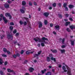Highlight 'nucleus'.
<instances>
[{
    "label": "nucleus",
    "mask_w": 75,
    "mask_h": 75,
    "mask_svg": "<svg viewBox=\"0 0 75 75\" xmlns=\"http://www.w3.org/2000/svg\"><path fill=\"white\" fill-rule=\"evenodd\" d=\"M63 65H65L66 66L68 71H67V74H68V75H72V74H71V69H70V68H69V67H68V66L66 64H65V63H63L62 64Z\"/></svg>",
    "instance_id": "f257e3e1"
},
{
    "label": "nucleus",
    "mask_w": 75,
    "mask_h": 75,
    "mask_svg": "<svg viewBox=\"0 0 75 75\" xmlns=\"http://www.w3.org/2000/svg\"><path fill=\"white\" fill-rule=\"evenodd\" d=\"M34 40L35 41H38L39 42H42L41 39H40L38 37L34 38Z\"/></svg>",
    "instance_id": "f03ea898"
},
{
    "label": "nucleus",
    "mask_w": 75,
    "mask_h": 75,
    "mask_svg": "<svg viewBox=\"0 0 75 75\" xmlns=\"http://www.w3.org/2000/svg\"><path fill=\"white\" fill-rule=\"evenodd\" d=\"M0 17L1 18H2V17H3V20L4 21L5 23H7V19H6V18H5L3 16V15L2 14H1V15H0Z\"/></svg>",
    "instance_id": "7ed1b4c3"
},
{
    "label": "nucleus",
    "mask_w": 75,
    "mask_h": 75,
    "mask_svg": "<svg viewBox=\"0 0 75 75\" xmlns=\"http://www.w3.org/2000/svg\"><path fill=\"white\" fill-rule=\"evenodd\" d=\"M7 37L8 40H13V35L8 34L7 35Z\"/></svg>",
    "instance_id": "20e7f679"
},
{
    "label": "nucleus",
    "mask_w": 75,
    "mask_h": 75,
    "mask_svg": "<svg viewBox=\"0 0 75 75\" xmlns=\"http://www.w3.org/2000/svg\"><path fill=\"white\" fill-rule=\"evenodd\" d=\"M25 7L23 6L22 8L21 9L20 11L22 13H25Z\"/></svg>",
    "instance_id": "39448f33"
},
{
    "label": "nucleus",
    "mask_w": 75,
    "mask_h": 75,
    "mask_svg": "<svg viewBox=\"0 0 75 75\" xmlns=\"http://www.w3.org/2000/svg\"><path fill=\"white\" fill-rule=\"evenodd\" d=\"M5 16L6 17H9L10 19H11V16L10 15V14L8 13H6L5 14Z\"/></svg>",
    "instance_id": "423d86ee"
},
{
    "label": "nucleus",
    "mask_w": 75,
    "mask_h": 75,
    "mask_svg": "<svg viewBox=\"0 0 75 75\" xmlns=\"http://www.w3.org/2000/svg\"><path fill=\"white\" fill-rule=\"evenodd\" d=\"M41 51H39L38 52V54H36L35 55V57H38V56H39V55H40V54H41Z\"/></svg>",
    "instance_id": "0eeeda50"
},
{
    "label": "nucleus",
    "mask_w": 75,
    "mask_h": 75,
    "mask_svg": "<svg viewBox=\"0 0 75 75\" xmlns=\"http://www.w3.org/2000/svg\"><path fill=\"white\" fill-rule=\"evenodd\" d=\"M54 28L56 30H59V26L57 25L54 27Z\"/></svg>",
    "instance_id": "6e6552de"
},
{
    "label": "nucleus",
    "mask_w": 75,
    "mask_h": 75,
    "mask_svg": "<svg viewBox=\"0 0 75 75\" xmlns=\"http://www.w3.org/2000/svg\"><path fill=\"white\" fill-rule=\"evenodd\" d=\"M4 6L5 8H8L10 7V6H9V4H6L4 5Z\"/></svg>",
    "instance_id": "1a4fd4ad"
},
{
    "label": "nucleus",
    "mask_w": 75,
    "mask_h": 75,
    "mask_svg": "<svg viewBox=\"0 0 75 75\" xmlns=\"http://www.w3.org/2000/svg\"><path fill=\"white\" fill-rule=\"evenodd\" d=\"M38 24H39V28H41L42 26V23L41 21L39 22Z\"/></svg>",
    "instance_id": "9d476101"
},
{
    "label": "nucleus",
    "mask_w": 75,
    "mask_h": 75,
    "mask_svg": "<svg viewBox=\"0 0 75 75\" xmlns=\"http://www.w3.org/2000/svg\"><path fill=\"white\" fill-rule=\"evenodd\" d=\"M51 59L52 61H54L55 63H57V61H56V59L55 58L52 57L51 58Z\"/></svg>",
    "instance_id": "9b49d317"
},
{
    "label": "nucleus",
    "mask_w": 75,
    "mask_h": 75,
    "mask_svg": "<svg viewBox=\"0 0 75 75\" xmlns=\"http://www.w3.org/2000/svg\"><path fill=\"white\" fill-rule=\"evenodd\" d=\"M34 69L32 67H30L29 68V70L30 72H33V71H34Z\"/></svg>",
    "instance_id": "f8f14e48"
},
{
    "label": "nucleus",
    "mask_w": 75,
    "mask_h": 75,
    "mask_svg": "<svg viewBox=\"0 0 75 75\" xmlns=\"http://www.w3.org/2000/svg\"><path fill=\"white\" fill-rule=\"evenodd\" d=\"M62 69L64 70V72H67V70H66V67H65V66H63L62 67Z\"/></svg>",
    "instance_id": "ddd939ff"
},
{
    "label": "nucleus",
    "mask_w": 75,
    "mask_h": 75,
    "mask_svg": "<svg viewBox=\"0 0 75 75\" xmlns=\"http://www.w3.org/2000/svg\"><path fill=\"white\" fill-rule=\"evenodd\" d=\"M60 52L62 54H64L65 52V50H60Z\"/></svg>",
    "instance_id": "4468645a"
},
{
    "label": "nucleus",
    "mask_w": 75,
    "mask_h": 75,
    "mask_svg": "<svg viewBox=\"0 0 75 75\" xmlns=\"http://www.w3.org/2000/svg\"><path fill=\"white\" fill-rule=\"evenodd\" d=\"M33 52H31L30 50H29V51H27L26 52V54H30V53L32 54V53H33Z\"/></svg>",
    "instance_id": "2eb2a0df"
},
{
    "label": "nucleus",
    "mask_w": 75,
    "mask_h": 75,
    "mask_svg": "<svg viewBox=\"0 0 75 75\" xmlns=\"http://www.w3.org/2000/svg\"><path fill=\"white\" fill-rule=\"evenodd\" d=\"M70 28L71 30H72L73 29H75V27L74 25H72L70 26Z\"/></svg>",
    "instance_id": "dca6fc26"
},
{
    "label": "nucleus",
    "mask_w": 75,
    "mask_h": 75,
    "mask_svg": "<svg viewBox=\"0 0 75 75\" xmlns=\"http://www.w3.org/2000/svg\"><path fill=\"white\" fill-rule=\"evenodd\" d=\"M7 71L8 72H13V73H14V71H13V70H11L10 69H7Z\"/></svg>",
    "instance_id": "f3484780"
},
{
    "label": "nucleus",
    "mask_w": 75,
    "mask_h": 75,
    "mask_svg": "<svg viewBox=\"0 0 75 75\" xmlns=\"http://www.w3.org/2000/svg\"><path fill=\"white\" fill-rule=\"evenodd\" d=\"M44 15L46 17H48V16L49 15V13L48 12H46L44 13Z\"/></svg>",
    "instance_id": "a211bd4d"
},
{
    "label": "nucleus",
    "mask_w": 75,
    "mask_h": 75,
    "mask_svg": "<svg viewBox=\"0 0 75 75\" xmlns=\"http://www.w3.org/2000/svg\"><path fill=\"white\" fill-rule=\"evenodd\" d=\"M4 62L3 60V59L1 58H0V64H2Z\"/></svg>",
    "instance_id": "6ab92c4d"
},
{
    "label": "nucleus",
    "mask_w": 75,
    "mask_h": 75,
    "mask_svg": "<svg viewBox=\"0 0 75 75\" xmlns=\"http://www.w3.org/2000/svg\"><path fill=\"white\" fill-rule=\"evenodd\" d=\"M25 4H26V2L24 1H23L22 2V5H23V6H25Z\"/></svg>",
    "instance_id": "aec40b11"
},
{
    "label": "nucleus",
    "mask_w": 75,
    "mask_h": 75,
    "mask_svg": "<svg viewBox=\"0 0 75 75\" xmlns=\"http://www.w3.org/2000/svg\"><path fill=\"white\" fill-rule=\"evenodd\" d=\"M70 23H71V22H66L65 23V25L66 26H67L68 25L70 24Z\"/></svg>",
    "instance_id": "412c9836"
},
{
    "label": "nucleus",
    "mask_w": 75,
    "mask_h": 75,
    "mask_svg": "<svg viewBox=\"0 0 75 75\" xmlns=\"http://www.w3.org/2000/svg\"><path fill=\"white\" fill-rule=\"evenodd\" d=\"M42 40H48V39L47 38H45V37H43L42 38Z\"/></svg>",
    "instance_id": "4be33fe9"
},
{
    "label": "nucleus",
    "mask_w": 75,
    "mask_h": 75,
    "mask_svg": "<svg viewBox=\"0 0 75 75\" xmlns=\"http://www.w3.org/2000/svg\"><path fill=\"white\" fill-rule=\"evenodd\" d=\"M23 19H24V20H25L27 22H28V18L26 17H24L23 18Z\"/></svg>",
    "instance_id": "5701e85b"
},
{
    "label": "nucleus",
    "mask_w": 75,
    "mask_h": 75,
    "mask_svg": "<svg viewBox=\"0 0 75 75\" xmlns=\"http://www.w3.org/2000/svg\"><path fill=\"white\" fill-rule=\"evenodd\" d=\"M51 51H52V52H57V50H51Z\"/></svg>",
    "instance_id": "b1692460"
},
{
    "label": "nucleus",
    "mask_w": 75,
    "mask_h": 75,
    "mask_svg": "<svg viewBox=\"0 0 75 75\" xmlns=\"http://www.w3.org/2000/svg\"><path fill=\"white\" fill-rule=\"evenodd\" d=\"M69 8H73L74 7V6L72 5H69Z\"/></svg>",
    "instance_id": "393cba45"
},
{
    "label": "nucleus",
    "mask_w": 75,
    "mask_h": 75,
    "mask_svg": "<svg viewBox=\"0 0 75 75\" xmlns=\"http://www.w3.org/2000/svg\"><path fill=\"white\" fill-rule=\"evenodd\" d=\"M23 24L24 25H26L27 24V23L26 21H24L23 23Z\"/></svg>",
    "instance_id": "a878e982"
},
{
    "label": "nucleus",
    "mask_w": 75,
    "mask_h": 75,
    "mask_svg": "<svg viewBox=\"0 0 75 75\" xmlns=\"http://www.w3.org/2000/svg\"><path fill=\"white\" fill-rule=\"evenodd\" d=\"M44 23H45V25H47V24L48 23V22H47V21L46 20H45L44 21Z\"/></svg>",
    "instance_id": "bb28decb"
},
{
    "label": "nucleus",
    "mask_w": 75,
    "mask_h": 75,
    "mask_svg": "<svg viewBox=\"0 0 75 75\" xmlns=\"http://www.w3.org/2000/svg\"><path fill=\"white\" fill-rule=\"evenodd\" d=\"M67 3H64L63 5V7H64V8L67 7Z\"/></svg>",
    "instance_id": "cd10ccee"
},
{
    "label": "nucleus",
    "mask_w": 75,
    "mask_h": 75,
    "mask_svg": "<svg viewBox=\"0 0 75 75\" xmlns=\"http://www.w3.org/2000/svg\"><path fill=\"white\" fill-rule=\"evenodd\" d=\"M46 71V69H45L44 70L42 71V74H44V72H45Z\"/></svg>",
    "instance_id": "c85d7f7f"
},
{
    "label": "nucleus",
    "mask_w": 75,
    "mask_h": 75,
    "mask_svg": "<svg viewBox=\"0 0 75 75\" xmlns=\"http://www.w3.org/2000/svg\"><path fill=\"white\" fill-rule=\"evenodd\" d=\"M47 61L48 62L50 61V58L49 57H47Z\"/></svg>",
    "instance_id": "c756f323"
},
{
    "label": "nucleus",
    "mask_w": 75,
    "mask_h": 75,
    "mask_svg": "<svg viewBox=\"0 0 75 75\" xmlns=\"http://www.w3.org/2000/svg\"><path fill=\"white\" fill-rule=\"evenodd\" d=\"M75 41V40L74 41H71V45H74V41Z\"/></svg>",
    "instance_id": "7c9ffc66"
},
{
    "label": "nucleus",
    "mask_w": 75,
    "mask_h": 75,
    "mask_svg": "<svg viewBox=\"0 0 75 75\" xmlns=\"http://www.w3.org/2000/svg\"><path fill=\"white\" fill-rule=\"evenodd\" d=\"M19 23L21 24V25H22V24H23V22L22 21H20L19 22Z\"/></svg>",
    "instance_id": "2f4dec72"
},
{
    "label": "nucleus",
    "mask_w": 75,
    "mask_h": 75,
    "mask_svg": "<svg viewBox=\"0 0 75 75\" xmlns=\"http://www.w3.org/2000/svg\"><path fill=\"white\" fill-rule=\"evenodd\" d=\"M3 50H4V52H7V49H6V48H4Z\"/></svg>",
    "instance_id": "473e14b6"
},
{
    "label": "nucleus",
    "mask_w": 75,
    "mask_h": 75,
    "mask_svg": "<svg viewBox=\"0 0 75 75\" xmlns=\"http://www.w3.org/2000/svg\"><path fill=\"white\" fill-rule=\"evenodd\" d=\"M2 56L3 57H7V55L5 54H2Z\"/></svg>",
    "instance_id": "72a5a7b5"
},
{
    "label": "nucleus",
    "mask_w": 75,
    "mask_h": 75,
    "mask_svg": "<svg viewBox=\"0 0 75 75\" xmlns=\"http://www.w3.org/2000/svg\"><path fill=\"white\" fill-rule=\"evenodd\" d=\"M13 33L16 34L17 33V30L16 29L13 32Z\"/></svg>",
    "instance_id": "f704fd0d"
},
{
    "label": "nucleus",
    "mask_w": 75,
    "mask_h": 75,
    "mask_svg": "<svg viewBox=\"0 0 75 75\" xmlns=\"http://www.w3.org/2000/svg\"><path fill=\"white\" fill-rule=\"evenodd\" d=\"M41 45L42 47H44L45 45L44 44V43L42 42L41 44Z\"/></svg>",
    "instance_id": "c9c22d12"
},
{
    "label": "nucleus",
    "mask_w": 75,
    "mask_h": 75,
    "mask_svg": "<svg viewBox=\"0 0 75 75\" xmlns=\"http://www.w3.org/2000/svg\"><path fill=\"white\" fill-rule=\"evenodd\" d=\"M65 41V38H64L62 40V43H63V44H64V42Z\"/></svg>",
    "instance_id": "e433bc0d"
},
{
    "label": "nucleus",
    "mask_w": 75,
    "mask_h": 75,
    "mask_svg": "<svg viewBox=\"0 0 75 75\" xmlns=\"http://www.w3.org/2000/svg\"><path fill=\"white\" fill-rule=\"evenodd\" d=\"M0 74L1 75H3V74H4L3 72V71H0Z\"/></svg>",
    "instance_id": "4c0bfd02"
},
{
    "label": "nucleus",
    "mask_w": 75,
    "mask_h": 75,
    "mask_svg": "<svg viewBox=\"0 0 75 75\" xmlns=\"http://www.w3.org/2000/svg\"><path fill=\"white\" fill-rule=\"evenodd\" d=\"M53 7H55L56 6V3H54L53 4Z\"/></svg>",
    "instance_id": "58836bf2"
},
{
    "label": "nucleus",
    "mask_w": 75,
    "mask_h": 75,
    "mask_svg": "<svg viewBox=\"0 0 75 75\" xmlns=\"http://www.w3.org/2000/svg\"><path fill=\"white\" fill-rule=\"evenodd\" d=\"M10 29L11 30H13V26H10Z\"/></svg>",
    "instance_id": "ea45409f"
},
{
    "label": "nucleus",
    "mask_w": 75,
    "mask_h": 75,
    "mask_svg": "<svg viewBox=\"0 0 75 75\" xmlns=\"http://www.w3.org/2000/svg\"><path fill=\"white\" fill-rule=\"evenodd\" d=\"M58 16L59 17V18H62V15H58Z\"/></svg>",
    "instance_id": "a19ab883"
},
{
    "label": "nucleus",
    "mask_w": 75,
    "mask_h": 75,
    "mask_svg": "<svg viewBox=\"0 0 75 75\" xmlns=\"http://www.w3.org/2000/svg\"><path fill=\"white\" fill-rule=\"evenodd\" d=\"M8 3L9 4H10L11 3V1H10V0H8Z\"/></svg>",
    "instance_id": "79ce46f5"
},
{
    "label": "nucleus",
    "mask_w": 75,
    "mask_h": 75,
    "mask_svg": "<svg viewBox=\"0 0 75 75\" xmlns=\"http://www.w3.org/2000/svg\"><path fill=\"white\" fill-rule=\"evenodd\" d=\"M29 4L30 6H32V3H31V2L30 1L29 2Z\"/></svg>",
    "instance_id": "37998d69"
},
{
    "label": "nucleus",
    "mask_w": 75,
    "mask_h": 75,
    "mask_svg": "<svg viewBox=\"0 0 75 75\" xmlns=\"http://www.w3.org/2000/svg\"><path fill=\"white\" fill-rule=\"evenodd\" d=\"M49 56L50 57H53V55L52 54H50Z\"/></svg>",
    "instance_id": "c03bdc74"
},
{
    "label": "nucleus",
    "mask_w": 75,
    "mask_h": 75,
    "mask_svg": "<svg viewBox=\"0 0 75 75\" xmlns=\"http://www.w3.org/2000/svg\"><path fill=\"white\" fill-rule=\"evenodd\" d=\"M10 24V25H14V23H13V22H11Z\"/></svg>",
    "instance_id": "a18cd8bd"
},
{
    "label": "nucleus",
    "mask_w": 75,
    "mask_h": 75,
    "mask_svg": "<svg viewBox=\"0 0 75 75\" xmlns=\"http://www.w3.org/2000/svg\"><path fill=\"white\" fill-rule=\"evenodd\" d=\"M67 31H68L69 32L70 31H71V30H70L68 28H67Z\"/></svg>",
    "instance_id": "49530a36"
},
{
    "label": "nucleus",
    "mask_w": 75,
    "mask_h": 75,
    "mask_svg": "<svg viewBox=\"0 0 75 75\" xmlns=\"http://www.w3.org/2000/svg\"><path fill=\"white\" fill-rule=\"evenodd\" d=\"M34 5L35 6H37V3L35 2H34Z\"/></svg>",
    "instance_id": "de8ad7c7"
},
{
    "label": "nucleus",
    "mask_w": 75,
    "mask_h": 75,
    "mask_svg": "<svg viewBox=\"0 0 75 75\" xmlns=\"http://www.w3.org/2000/svg\"><path fill=\"white\" fill-rule=\"evenodd\" d=\"M23 52H24V50H22V51H21V54H23Z\"/></svg>",
    "instance_id": "09e8293b"
},
{
    "label": "nucleus",
    "mask_w": 75,
    "mask_h": 75,
    "mask_svg": "<svg viewBox=\"0 0 75 75\" xmlns=\"http://www.w3.org/2000/svg\"><path fill=\"white\" fill-rule=\"evenodd\" d=\"M16 57H17V56H16V55H13V57L14 58H16Z\"/></svg>",
    "instance_id": "8fccbe9b"
},
{
    "label": "nucleus",
    "mask_w": 75,
    "mask_h": 75,
    "mask_svg": "<svg viewBox=\"0 0 75 75\" xmlns=\"http://www.w3.org/2000/svg\"><path fill=\"white\" fill-rule=\"evenodd\" d=\"M69 19L71 21H72V20H73V19H72V18H69Z\"/></svg>",
    "instance_id": "3c124183"
},
{
    "label": "nucleus",
    "mask_w": 75,
    "mask_h": 75,
    "mask_svg": "<svg viewBox=\"0 0 75 75\" xmlns=\"http://www.w3.org/2000/svg\"><path fill=\"white\" fill-rule=\"evenodd\" d=\"M16 36H18L19 35V33H17L16 34Z\"/></svg>",
    "instance_id": "603ef678"
},
{
    "label": "nucleus",
    "mask_w": 75,
    "mask_h": 75,
    "mask_svg": "<svg viewBox=\"0 0 75 75\" xmlns=\"http://www.w3.org/2000/svg\"><path fill=\"white\" fill-rule=\"evenodd\" d=\"M65 45H63L62 46V48H65Z\"/></svg>",
    "instance_id": "864d4df0"
},
{
    "label": "nucleus",
    "mask_w": 75,
    "mask_h": 75,
    "mask_svg": "<svg viewBox=\"0 0 75 75\" xmlns=\"http://www.w3.org/2000/svg\"><path fill=\"white\" fill-rule=\"evenodd\" d=\"M53 26V24L52 23H51L50 24V26L52 27Z\"/></svg>",
    "instance_id": "5fc2aeb1"
},
{
    "label": "nucleus",
    "mask_w": 75,
    "mask_h": 75,
    "mask_svg": "<svg viewBox=\"0 0 75 75\" xmlns=\"http://www.w3.org/2000/svg\"><path fill=\"white\" fill-rule=\"evenodd\" d=\"M7 53L8 54H10V52L9 51H7Z\"/></svg>",
    "instance_id": "6e6d98bb"
},
{
    "label": "nucleus",
    "mask_w": 75,
    "mask_h": 75,
    "mask_svg": "<svg viewBox=\"0 0 75 75\" xmlns=\"http://www.w3.org/2000/svg\"><path fill=\"white\" fill-rule=\"evenodd\" d=\"M4 64H5V65H7V62H5Z\"/></svg>",
    "instance_id": "4d7b16f0"
},
{
    "label": "nucleus",
    "mask_w": 75,
    "mask_h": 75,
    "mask_svg": "<svg viewBox=\"0 0 75 75\" xmlns=\"http://www.w3.org/2000/svg\"><path fill=\"white\" fill-rule=\"evenodd\" d=\"M65 8L66 11H68V8H67V7H65Z\"/></svg>",
    "instance_id": "13d9d810"
},
{
    "label": "nucleus",
    "mask_w": 75,
    "mask_h": 75,
    "mask_svg": "<svg viewBox=\"0 0 75 75\" xmlns=\"http://www.w3.org/2000/svg\"><path fill=\"white\" fill-rule=\"evenodd\" d=\"M65 15L66 17H67L68 16V14H65Z\"/></svg>",
    "instance_id": "bf43d9fd"
},
{
    "label": "nucleus",
    "mask_w": 75,
    "mask_h": 75,
    "mask_svg": "<svg viewBox=\"0 0 75 75\" xmlns=\"http://www.w3.org/2000/svg\"><path fill=\"white\" fill-rule=\"evenodd\" d=\"M53 34H55V35L56 34H57V33H56V32H55V31H53Z\"/></svg>",
    "instance_id": "052dcab7"
},
{
    "label": "nucleus",
    "mask_w": 75,
    "mask_h": 75,
    "mask_svg": "<svg viewBox=\"0 0 75 75\" xmlns=\"http://www.w3.org/2000/svg\"><path fill=\"white\" fill-rule=\"evenodd\" d=\"M62 67V65H59V68H61V67Z\"/></svg>",
    "instance_id": "680f3d73"
},
{
    "label": "nucleus",
    "mask_w": 75,
    "mask_h": 75,
    "mask_svg": "<svg viewBox=\"0 0 75 75\" xmlns=\"http://www.w3.org/2000/svg\"><path fill=\"white\" fill-rule=\"evenodd\" d=\"M64 21H68V19H64Z\"/></svg>",
    "instance_id": "e2e57ef3"
},
{
    "label": "nucleus",
    "mask_w": 75,
    "mask_h": 75,
    "mask_svg": "<svg viewBox=\"0 0 75 75\" xmlns=\"http://www.w3.org/2000/svg\"><path fill=\"white\" fill-rule=\"evenodd\" d=\"M4 37V35H3L1 37V39H3V38Z\"/></svg>",
    "instance_id": "0e129e2a"
},
{
    "label": "nucleus",
    "mask_w": 75,
    "mask_h": 75,
    "mask_svg": "<svg viewBox=\"0 0 75 75\" xmlns=\"http://www.w3.org/2000/svg\"><path fill=\"white\" fill-rule=\"evenodd\" d=\"M16 55L17 57H20V54H17Z\"/></svg>",
    "instance_id": "69168bd1"
},
{
    "label": "nucleus",
    "mask_w": 75,
    "mask_h": 75,
    "mask_svg": "<svg viewBox=\"0 0 75 75\" xmlns=\"http://www.w3.org/2000/svg\"><path fill=\"white\" fill-rule=\"evenodd\" d=\"M49 10H51L52 9V7H50L49 8Z\"/></svg>",
    "instance_id": "338daca9"
},
{
    "label": "nucleus",
    "mask_w": 75,
    "mask_h": 75,
    "mask_svg": "<svg viewBox=\"0 0 75 75\" xmlns=\"http://www.w3.org/2000/svg\"><path fill=\"white\" fill-rule=\"evenodd\" d=\"M25 75H30V74L28 73H26L25 74Z\"/></svg>",
    "instance_id": "774afa93"
}]
</instances>
